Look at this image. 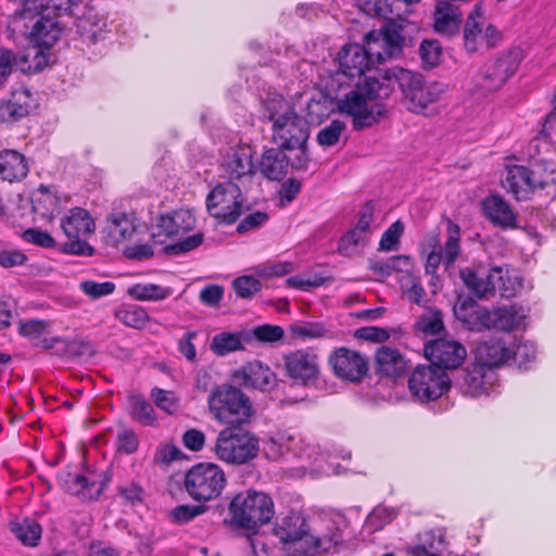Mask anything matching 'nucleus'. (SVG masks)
I'll return each instance as SVG.
<instances>
[{
  "instance_id": "nucleus-1",
  "label": "nucleus",
  "mask_w": 556,
  "mask_h": 556,
  "mask_svg": "<svg viewBox=\"0 0 556 556\" xmlns=\"http://www.w3.org/2000/svg\"><path fill=\"white\" fill-rule=\"evenodd\" d=\"M393 90L384 79L368 77L362 85L356 81L354 86H336V96H331L337 111L352 118L355 130L369 128L377 124L386 114V105L379 99L388 98Z\"/></svg>"
},
{
  "instance_id": "nucleus-2",
  "label": "nucleus",
  "mask_w": 556,
  "mask_h": 556,
  "mask_svg": "<svg viewBox=\"0 0 556 556\" xmlns=\"http://www.w3.org/2000/svg\"><path fill=\"white\" fill-rule=\"evenodd\" d=\"M263 452L271 460H279L287 452L291 453L296 464L286 468L285 475L292 479L305 476L316 478L328 475L332 468L328 455L323 453L319 446L308 444L286 432H279L264 442Z\"/></svg>"
},
{
  "instance_id": "nucleus-3",
  "label": "nucleus",
  "mask_w": 556,
  "mask_h": 556,
  "mask_svg": "<svg viewBox=\"0 0 556 556\" xmlns=\"http://www.w3.org/2000/svg\"><path fill=\"white\" fill-rule=\"evenodd\" d=\"M383 79L392 87L394 83L399 85L407 109L415 114H425L443 93L441 84L427 81L421 74L402 67L384 71Z\"/></svg>"
},
{
  "instance_id": "nucleus-4",
  "label": "nucleus",
  "mask_w": 556,
  "mask_h": 556,
  "mask_svg": "<svg viewBox=\"0 0 556 556\" xmlns=\"http://www.w3.org/2000/svg\"><path fill=\"white\" fill-rule=\"evenodd\" d=\"M243 368L232 371L228 381L216 386L207 400L210 412L222 424H243Z\"/></svg>"
},
{
  "instance_id": "nucleus-5",
  "label": "nucleus",
  "mask_w": 556,
  "mask_h": 556,
  "mask_svg": "<svg viewBox=\"0 0 556 556\" xmlns=\"http://www.w3.org/2000/svg\"><path fill=\"white\" fill-rule=\"evenodd\" d=\"M242 173L235 169L229 180L215 186L206 197V211L218 224L232 225L242 214L243 197L240 186Z\"/></svg>"
},
{
  "instance_id": "nucleus-6",
  "label": "nucleus",
  "mask_w": 556,
  "mask_h": 556,
  "mask_svg": "<svg viewBox=\"0 0 556 556\" xmlns=\"http://www.w3.org/2000/svg\"><path fill=\"white\" fill-rule=\"evenodd\" d=\"M459 242V226L451 219L446 220V240L443 245L438 232L426 235L421 242V251L426 255V273L434 276L441 264L445 269L452 267L462 253Z\"/></svg>"
},
{
  "instance_id": "nucleus-7",
  "label": "nucleus",
  "mask_w": 556,
  "mask_h": 556,
  "mask_svg": "<svg viewBox=\"0 0 556 556\" xmlns=\"http://www.w3.org/2000/svg\"><path fill=\"white\" fill-rule=\"evenodd\" d=\"M313 527L303 510L291 509L277 516L273 534L288 556H305Z\"/></svg>"
},
{
  "instance_id": "nucleus-8",
  "label": "nucleus",
  "mask_w": 556,
  "mask_h": 556,
  "mask_svg": "<svg viewBox=\"0 0 556 556\" xmlns=\"http://www.w3.org/2000/svg\"><path fill=\"white\" fill-rule=\"evenodd\" d=\"M225 486L226 475L217 464L198 463L185 472L184 489L194 502L216 500Z\"/></svg>"
},
{
  "instance_id": "nucleus-9",
  "label": "nucleus",
  "mask_w": 556,
  "mask_h": 556,
  "mask_svg": "<svg viewBox=\"0 0 556 556\" xmlns=\"http://www.w3.org/2000/svg\"><path fill=\"white\" fill-rule=\"evenodd\" d=\"M364 47L358 43H348L341 48L338 53L339 71L330 78L328 88L331 90L334 85L342 88L349 80L357 79L361 83L362 77L370 70L377 61L376 48L371 43Z\"/></svg>"
},
{
  "instance_id": "nucleus-10",
  "label": "nucleus",
  "mask_w": 556,
  "mask_h": 556,
  "mask_svg": "<svg viewBox=\"0 0 556 556\" xmlns=\"http://www.w3.org/2000/svg\"><path fill=\"white\" fill-rule=\"evenodd\" d=\"M61 228L67 238L61 247L63 253L78 256L94 255V248L84 239L96 229L94 222L87 210L83 207L70 210L61 220Z\"/></svg>"
},
{
  "instance_id": "nucleus-11",
  "label": "nucleus",
  "mask_w": 556,
  "mask_h": 556,
  "mask_svg": "<svg viewBox=\"0 0 556 556\" xmlns=\"http://www.w3.org/2000/svg\"><path fill=\"white\" fill-rule=\"evenodd\" d=\"M464 48L469 53L493 49L502 41V33L486 23L481 4H476L467 15L463 28Z\"/></svg>"
},
{
  "instance_id": "nucleus-12",
  "label": "nucleus",
  "mask_w": 556,
  "mask_h": 556,
  "mask_svg": "<svg viewBox=\"0 0 556 556\" xmlns=\"http://www.w3.org/2000/svg\"><path fill=\"white\" fill-rule=\"evenodd\" d=\"M408 388L419 402H430L442 396L450 389L447 374L432 365H419L410 374Z\"/></svg>"
},
{
  "instance_id": "nucleus-13",
  "label": "nucleus",
  "mask_w": 556,
  "mask_h": 556,
  "mask_svg": "<svg viewBox=\"0 0 556 556\" xmlns=\"http://www.w3.org/2000/svg\"><path fill=\"white\" fill-rule=\"evenodd\" d=\"M269 119L273 122V139L281 149L294 150L306 143L309 137L308 122L293 110L283 114L270 113Z\"/></svg>"
},
{
  "instance_id": "nucleus-14",
  "label": "nucleus",
  "mask_w": 556,
  "mask_h": 556,
  "mask_svg": "<svg viewBox=\"0 0 556 556\" xmlns=\"http://www.w3.org/2000/svg\"><path fill=\"white\" fill-rule=\"evenodd\" d=\"M522 60L519 48L509 49L497 54L484 64L479 74V84L486 91H495L516 73Z\"/></svg>"
},
{
  "instance_id": "nucleus-15",
  "label": "nucleus",
  "mask_w": 556,
  "mask_h": 556,
  "mask_svg": "<svg viewBox=\"0 0 556 556\" xmlns=\"http://www.w3.org/2000/svg\"><path fill=\"white\" fill-rule=\"evenodd\" d=\"M286 375L301 386H313L320 375L318 357L308 350H295L283 355Z\"/></svg>"
},
{
  "instance_id": "nucleus-16",
  "label": "nucleus",
  "mask_w": 556,
  "mask_h": 556,
  "mask_svg": "<svg viewBox=\"0 0 556 556\" xmlns=\"http://www.w3.org/2000/svg\"><path fill=\"white\" fill-rule=\"evenodd\" d=\"M274 514V502L267 493L248 490L245 495V536L256 534L261 527L271 520Z\"/></svg>"
},
{
  "instance_id": "nucleus-17",
  "label": "nucleus",
  "mask_w": 556,
  "mask_h": 556,
  "mask_svg": "<svg viewBox=\"0 0 556 556\" xmlns=\"http://www.w3.org/2000/svg\"><path fill=\"white\" fill-rule=\"evenodd\" d=\"M337 377L350 382L361 381L368 372V362L358 352L348 348L337 349L329 357Z\"/></svg>"
},
{
  "instance_id": "nucleus-18",
  "label": "nucleus",
  "mask_w": 556,
  "mask_h": 556,
  "mask_svg": "<svg viewBox=\"0 0 556 556\" xmlns=\"http://www.w3.org/2000/svg\"><path fill=\"white\" fill-rule=\"evenodd\" d=\"M425 355L432 366L441 369L459 367L467 356L465 346L454 340L438 339L425 345Z\"/></svg>"
},
{
  "instance_id": "nucleus-19",
  "label": "nucleus",
  "mask_w": 556,
  "mask_h": 556,
  "mask_svg": "<svg viewBox=\"0 0 556 556\" xmlns=\"http://www.w3.org/2000/svg\"><path fill=\"white\" fill-rule=\"evenodd\" d=\"M503 187L516 200H528L536 190L544 188V184L535 173L523 165H507Z\"/></svg>"
},
{
  "instance_id": "nucleus-20",
  "label": "nucleus",
  "mask_w": 556,
  "mask_h": 556,
  "mask_svg": "<svg viewBox=\"0 0 556 556\" xmlns=\"http://www.w3.org/2000/svg\"><path fill=\"white\" fill-rule=\"evenodd\" d=\"M403 41V27L394 21H388L381 30H372L365 36V43H371L376 48L378 62L390 59L401 49Z\"/></svg>"
},
{
  "instance_id": "nucleus-21",
  "label": "nucleus",
  "mask_w": 556,
  "mask_h": 556,
  "mask_svg": "<svg viewBox=\"0 0 556 556\" xmlns=\"http://www.w3.org/2000/svg\"><path fill=\"white\" fill-rule=\"evenodd\" d=\"M243 424H229L223 429L215 442L218 458L228 464H243Z\"/></svg>"
},
{
  "instance_id": "nucleus-22",
  "label": "nucleus",
  "mask_w": 556,
  "mask_h": 556,
  "mask_svg": "<svg viewBox=\"0 0 556 556\" xmlns=\"http://www.w3.org/2000/svg\"><path fill=\"white\" fill-rule=\"evenodd\" d=\"M496 379L494 369L477 361L465 369L460 382L462 392L471 397L488 394Z\"/></svg>"
},
{
  "instance_id": "nucleus-23",
  "label": "nucleus",
  "mask_w": 556,
  "mask_h": 556,
  "mask_svg": "<svg viewBox=\"0 0 556 556\" xmlns=\"http://www.w3.org/2000/svg\"><path fill=\"white\" fill-rule=\"evenodd\" d=\"M482 210L488 220L501 229L508 230L519 227L518 214L505 199L497 194L484 198Z\"/></svg>"
},
{
  "instance_id": "nucleus-24",
  "label": "nucleus",
  "mask_w": 556,
  "mask_h": 556,
  "mask_svg": "<svg viewBox=\"0 0 556 556\" xmlns=\"http://www.w3.org/2000/svg\"><path fill=\"white\" fill-rule=\"evenodd\" d=\"M195 218L188 210H177L170 214L161 215L157 219V232L152 233L154 243H162L161 236L172 238L193 229Z\"/></svg>"
},
{
  "instance_id": "nucleus-25",
  "label": "nucleus",
  "mask_w": 556,
  "mask_h": 556,
  "mask_svg": "<svg viewBox=\"0 0 556 556\" xmlns=\"http://www.w3.org/2000/svg\"><path fill=\"white\" fill-rule=\"evenodd\" d=\"M36 103L33 93L25 88L15 90L0 103V122L12 124L29 115Z\"/></svg>"
},
{
  "instance_id": "nucleus-26",
  "label": "nucleus",
  "mask_w": 556,
  "mask_h": 556,
  "mask_svg": "<svg viewBox=\"0 0 556 556\" xmlns=\"http://www.w3.org/2000/svg\"><path fill=\"white\" fill-rule=\"evenodd\" d=\"M38 18L31 25L29 33L30 41L45 49H50L61 37L62 28L58 21L50 16L45 11H35V17Z\"/></svg>"
},
{
  "instance_id": "nucleus-27",
  "label": "nucleus",
  "mask_w": 556,
  "mask_h": 556,
  "mask_svg": "<svg viewBox=\"0 0 556 556\" xmlns=\"http://www.w3.org/2000/svg\"><path fill=\"white\" fill-rule=\"evenodd\" d=\"M29 172V164L24 154L16 150L0 151V178L4 181L20 182Z\"/></svg>"
},
{
  "instance_id": "nucleus-28",
  "label": "nucleus",
  "mask_w": 556,
  "mask_h": 556,
  "mask_svg": "<svg viewBox=\"0 0 556 556\" xmlns=\"http://www.w3.org/2000/svg\"><path fill=\"white\" fill-rule=\"evenodd\" d=\"M56 479L65 492L76 495L84 501H94L102 492L101 486L96 488L97 483L94 481L90 482L80 473L64 471L59 473Z\"/></svg>"
},
{
  "instance_id": "nucleus-29",
  "label": "nucleus",
  "mask_w": 556,
  "mask_h": 556,
  "mask_svg": "<svg viewBox=\"0 0 556 556\" xmlns=\"http://www.w3.org/2000/svg\"><path fill=\"white\" fill-rule=\"evenodd\" d=\"M511 358V349L502 339L492 338L476 348V361L493 369Z\"/></svg>"
},
{
  "instance_id": "nucleus-30",
  "label": "nucleus",
  "mask_w": 556,
  "mask_h": 556,
  "mask_svg": "<svg viewBox=\"0 0 556 556\" xmlns=\"http://www.w3.org/2000/svg\"><path fill=\"white\" fill-rule=\"evenodd\" d=\"M343 542V534L341 529L333 521H329L326 526L324 533L317 532L313 528L312 536H309V543L304 552L305 556H316L320 553H328L334 549Z\"/></svg>"
},
{
  "instance_id": "nucleus-31",
  "label": "nucleus",
  "mask_w": 556,
  "mask_h": 556,
  "mask_svg": "<svg viewBox=\"0 0 556 556\" xmlns=\"http://www.w3.org/2000/svg\"><path fill=\"white\" fill-rule=\"evenodd\" d=\"M80 0H25L24 7L21 12H16L13 17V23H18L24 20H33L35 11L53 12L61 14L70 13L74 5H77Z\"/></svg>"
},
{
  "instance_id": "nucleus-32",
  "label": "nucleus",
  "mask_w": 556,
  "mask_h": 556,
  "mask_svg": "<svg viewBox=\"0 0 556 556\" xmlns=\"http://www.w3.org/2000/svg\"><path fill=\"white\" fill-rule=\"evenodd\" d=\"M460 278L465 286L477 296L488 298L494 295V281L491 277V269L471 270L469 268L460 270Z\"/></svg>"
},
{
  "instance_id": "nucleus-33",
  "label": "nucleus",
  "mask_w": 556,
  "mask_h": 556,
  "mask_svg": "<svg viewBox=\"0 0 556 556\" xmlns=\"http://www.w3.org/2000/svg\"><path fill=\"white\" fill-rule=\"evenodd\" d=\"M491 277H493L494 294L498 293L502 298L515 296L521 288V278L515 269L504 266L491 268Z\"/></svg>"
},
{
  "instance_id": "nucleus-34",
  "label": "nucleus",
  "mask_w": 556,
  "mask_h": 556,
  "mask_svg": "<svg viewBox=\"0 0 556 556\" xmlns=\"http://www.w3.org/2000/svg\"><path fill=\"white\" fill-rule=\"evenodd\" d=\"M289 160L287 155L276 149L266 151L258 163L262 175L270 180L282 179L288 170Z\"/></svg>"
},
{
  "instance_id": "nucleus-35",
  "label": "nucleus",
  "mask_w": 556,
  "mask_h": 556,
  "mask_svg": "<svg viewBox=\"0 0 556 556\" xmlns=\"http://www.w3.org/2000/svg\"><path fill=\"white\" fill-rule=\"evenodd\" d=\"M376 365L377 370L383 376L397 377L404 371L406 362L397 350L381 346L376 352Z\"/></svg>"
},
{
  "instance_id": "nucleus-36",
  "label": "nucleus",
  "mask_w": 556,
  "mask_h": 556,
  "mask_svg": "<svg viewBox=\"0 0 556 556\" xmlns=\"http://www.w3.org/2000/svg\"><path fill=\"white\" fill-rule=\"evenodd\" d=\"M276 383V375L268 365L260 361L250 362L245 365V387L269 390Z\"/></svg>"
},
{
  "instance_id": "nucleus-37",
  "label": "nucleus",
  "mask_w": 556,
  "mask_h": 556,
  "mask_svg": "<svg viewBox=\"0 0 556 556\" xmlns=\"http://www.w3.org/2000/svg\"><path fill=\"white\" fill-rule=\"evenodd\" d=\"M417 540V544L413 547V553L415 555H438V553L445 549L447 544L445 534L441 529H433L419 533Z\"/></svg>"
},
{
  "instance_id": "nucleus-38",
  "label": "nucleus",
  "mask_w": 556,
  "mask_h": 556,
  "mask_svg": "<svg viewBox=\"0 0 556 556\" xmlns=\"http://www.w3.org/2000/svg\"><path fill=\"white\" fill-rule=\"evenodd\" d=\"M525 319L523 309L511 305L493 309L492 329L511 331L519 327Z\"/></svg>"
},
{
  "instance_id": "nucleus-39",
  "label": "nucleus",
  "mask_w": 556,
  "mask_h": 556,
  "mask_svg": "<svg viewBox=\"0 0 556 556\" xmlns=\"http://www.w3.org/2000/svg\"><path fill=\"white\" fill-rule=\"evenodd\" d=\"M328 94H323L318 99H311L306 104L307 122L320 124L333 111L334 103L331 96H336V86L330 90L327 87Z\"/></svg>"
},
{
  "instance_id": "nucleus-40",
  "label": "nucleus",
  "mask_w": 556,
  "mask_h": 556,
  "mask_svg": "<svg viewBox=\"0 0 556 556\" xmlns=\"http://www.w3.org/2000/svg\"><path fill=\"white\" fill-rule=\"evenodd\" d=\"M30 53H14L9 49L0 50V85L3 84L12 71L15 68L20 72L29 71L28 59Z\"/></svg>"
},
{
  "instance_id": "nucleus-41",
  "label": "nucleus",
  "mask_w": 556,
  "mask_h": 556,
  "mask_svg": "<svg viewBox=\"0 0 556 556\" xmlns=\"http://www.w3.org/2000/svg\"><path fill=\"white\" fill-rule=\"evenodd\" d=\"M285 338V330L278 325L264 324L245 331V344H275Z\"/></svg>"
},
{
  "instance_id": "nucleus-42",
  "label": "nucleus",
  "mask_w": 556,
  "mask_h": 556,
  "mask_svg": "<svg viewBox=\"0 0 556 556\" xmlns=\"http://www.w3.org/2000/svg\"><path fill=\"white\" fill-rule=\"evenodd\" d=\"M128 410L130 417L141 425L152 426L156 420L153 406L141 394H131L128 396Z\"/></svg>"
},
{
  "instance_id": "nucleus-43",
  "label": "nucleus",
  "mask_w": 556,
  "mask_h": 556,
  "mask_svg": "<svg viewBox=\"0 0 556 556\" xmlns=\"http://www.w3.org/2000/svg\"><path fill=\"white\" fill-rule=\"evenodd\" d=\"M211 351L218 355L225 356L231 352L243 349V332H220L213 337Z\"/></svg>"
},
{
  "instance_id": "nucleus-44",
  "label": "nucleus",
  "mask_w": 556,
  "mask_h": 556,
  "mask_svg": "<svg viewBox=\"0 0 556 556\" xmlns=\"http://www.w3.org/2000/svg\"><path fill=\"white\" fill-rule=\"evenodd\" d=\"M223 526L238 536L243 534V495L235 494L227 506V515Z\"/></svg>"
},
{
  "instance_id": "nucleus-45",
  "label": "nucleus",
  "mask_w": 556,
  "mask_h": 556,
  "mask_svg": "<svg viewBox=\"0 0 556 556\" xmlns=\"http://www.w3.org/2000/svg\"><path fill=\"white\" fill-rule=\"evenodd\" d=\"M109 222L108 233L114 245L129 239L135 232V226L125 213L112 214Z\"/></svg>"
},
{
  "instance_id": "nucleus-46",
  "label": "nucleus",
  "mask_w": 556,
  "mask_h": 556,
  "mask_svg": "<svg viewBox=\"0 0 556 556\" xmlns=\"http://www.w3.org/2000/svg\"><path fill=\"white\" fill-rule=\"evenodd\" d=\"M10 529L24 545L36 546L41 539V526L28 518L11 522Z\"/></svg>"
},
{
  "instance_id": "nucleus-47",
  "label": "nucleus",
  "mask_w": 556,
  "mask_h": 556,
  "mask_svg": "<svg viewBox=\"0 0 556 556\" xmlns=\"http://www.w3.org/2000/svg\"><path fill=\"white\" fill-rule=\"evenodd\" d=\"M401 289L410 303L424 306L426 303V290L420 281L410 274H405L401 278Z\"/></svg>"
},
{
  "instance_id": "nucleus-48",
  "label": "nucleus",
  "mask_w": 556,
  "mask_h": 556,
  "mask_svg": "<svg viewBox=\"0 0 556 556\" xmlns=\"http://www.w3.org/2000/svg\"><path fill=\"white\" fill-rule=\"evenodd\" d=\"M290 332L295 339L311 340L326 337L328 330L320 323L298 321L290 326Z\"/></svg>"
},
{
  "instance_id": "nucleus-49",
  "label": "nucleus",
  "mask_w": 556,
  "mask_h": 556,
  "mask_svg": "<svg viewBox=\"0 0 556 556\" xmlns=\"http://www.w3.org/2000/svg\"><path fill=\"white\" fill-rule=\"evenodd\" d=\"M128 293L134 299L139 300V301L164 300L169 294L167 289H165L159 285H154V283H148V285L137 283V285L132 286L131 288H129Z\"/></svg>"
},
{
  "instance_id": "nucleus-50",
  "label": "nucleus",
  "mask_w": 556,
  "mask_h": 556,
  "mask_svg": "<svg viewBox=\"0 0 556 556\" xmlns=\"http://www.w3.org/2000/svg\"><path fill=\"white\" fill-rule=\"evenodd\" d=\"M513 362L519 367L527 369L528 365L536 357V348L532 342H521L510 346Z\"/></svg>"
},
{
  "instance_id": "nucleus-51",
  "label": "nucleus",
  "mask_w": 556,
  "mask_h": 556,
  "mask_svg": "<svg viewBox=\"0 0 556 556\" xmlns=\"http://www.w3.org/2000/svg\"><path fill=\"white\" fill-rule=\"evenodd\" d=\"M207 510V506L182 504L178 505L170 510V518L174 522L182 525L191 521L195 517L204 514Z\"/></svg>"
},
{
  "instance_id": "nucleus-52",
  "label": "nucleus",
  "mask_w": 556,
  "mask_h": 556,
  "mask_svg": "<svg viewBox=\"0 0 556 556\" xmlns=\"http://www.w3.org/2000/svg\"><path fill=\"white\" fill-rule=\"evenodd\" d=\"M293 269V265L290 262H278L274 264H261L250 268L257 277L262 279H269L273 277H281Z\"/></svg>"
},
{
  "instance_id": "nucleus-53",
  "label": "nucleus",
  "mask_w": 556,
  "mask_h": 556,
  "mask_svg": "<svg viewBox=\"0 0 556 556\" xmlns=\"http://www.w3.org/2000/svg\"><path fill=\"white\" fill-rule=\"evenodd\" d=\"M442 54V48L438 40H424L419 47V55L422 64L427 67H433L439 64Z\"/></svg>"
},
{
  "instance_id": "nucleus-54",
  "label": "nucleus",
  "mask_w": 556,
  "mask_h": 556,
  "mask_svg": "<svg viewBox=\"0 0 556 556\" xmlns=\"http://www.w3.org/2000/svg\"><path fill=\"white\" fill-rule=\"evenodd\" d=\"M345 123L339 119H333L330 125L320 129L317 135V141L321 147H332L334 146L343 130L345 129Z\"/></svg>"
},
{
  "instance_id": "nucleus-55",
  "label": "nucleus",
  "mask_w": 556,
  "mask_h": 556,
  "mask_svg": "<svg viewBox=\"0 0 556 556\" xmlns=\"http://www.w3.org/2000/svg\"><path fill=\"white\" fill-rule=\"evenodd\" d=\"M116 317L124 325L132 328L140 329L148 321L147 313L139 307H127L116 313Z\"/></svg>"
},
{
  "instance_id": "nucleus-56",
  "label": "nucleus",
  "mask_w": 556,
  "mask_h": 556,
  "mask_svg": "<svg viewBox=\"0 0 556 556\" xmlns=\"http://www.w3.org/2000/svg\"><path fill=\"white\" fill-rule=\"evenodd\" d=\"M80 290L92 300L110 295L115 290V283L112 281L97 282L93 280H84L79 285Z\"/></svg>"
},
{
  "instance_id": "nucleus-57",
  "label": "nucleus",
  "mask_w": 556,
  "mask_h": 556,
  "mask_svg": "<svg viewBox=\"0 0 556 556\" xmlns=\"http://www.w3.org/2000/svg\"><path fill=\"white\" fill-rule=\"evenodd\" d=\"M203 242V235L201 232L189 236L176 243L165 245L163 252L167 255H177L194 250Z\"/></svg>"
},
{
  "instance_id": "nucleus-58",
  "label": "nucleus",
  "mask_w": 556,
  "mask_h": 556,
  "mask_svg": "<svg viewBox=\"0 0 556 556\" xmlns=\"http://www.w3.org/2000/svg\"><path fill=\"white\" fill-rule=\"evenodd\" d=\"M404 225L396 220L382 235L379 247L382 251L397 250Z\"/></svg>"
},
{
  "instance_id": "nucleus-59",
  "label": "nucleus",
  "mask_w": 556,
  "mask_h": 556,
  "mask_svg": "<svg viewBox=\"0 0 556 556\" xmlns=\"http://www.w3.org/2000/svg\"><path fill=\"white\" fill-rule=\"evenodd\" d=\"M45 47L34 45V47L27 49L23 53H30L28 59L29 71L24 72L25 74H37L41 72L49 62V54L46 52Z\"/></svg>"
},
{
  "instance_id": "nucleus-60",
  "label": "nucleus",
  "mask_w": 556,
  "mask_h": 556,
  "mask_svg": "<svg viewBox=\"0 0 556 556\" xmlns=\"http://www.w3.org/2000/svg\"><path fill=\"white\" fill-rule=\"evenodd\" d=\"M24 241L40 248H54L56 242L48 231L38 228H28L22 233Z\"/></svg>"
},
{
  "instance_id": "nucleus-61",
  "label": "nucleus",
  "mask_w": 556,
  "mask_h": 556,
  "mask_svg": "<svg viewBox=\"0 0 556 556\" xmlns=\"http://www.w3.org/2000/svg\"><path fill=\"white\" fill-rule=\"evenodd\" d=\"M326 279L320 275H312V276H292L286 280L287 286L303 290L309 291L312 289L321 287L325 283Z\"/></svg>"
},
{
  "instance_id": "nucleus-62",
  "label": "nucleus",
  "mask_w": 556,
  "mask_h": 556,
  "mask_svg": "<svg viewBox=\"0 0 556 556\" xmlns=\"http://www.w3.org/2000/svg\"><path fill=\"white\" fill-rule=\"evenodd\" d=\"M356 3L368 16L386 17L391 12L388 0H356Z\"/></svg>"
},
{
  "instance_id": "nucleus-63",
  "label": "nucleus",
  "mask_w": 556,
  "mask_h": 556,
  "mask_svg": "<svg viewBox=\"0 0 556 556\" xmlns=\"http://www.w3.org/2000/svg\"><path fill=\"white\" fill-rule=\"evenodd\" d=\"M368 236L362 233L354 227L349 230L342 238L339 244V250L344 254H350L357 245H364L368 241Z\"/></svg>"
},
{
  "instance_id": "nucleus-64",
  "label": "nucleus",
  "mask_w": 556,
  "mask_h": 556,
  "mask_svg": "<svg viewBox=\"0 0 556 556\" xmlns=\"http://www.w3.org/2000/svg\"><path fill=\"white\" fill-rule=\"evenodd\" d=\"M493 311L479 306L473 313L468 328L471 330L492 329Z\"/></svg>"
}]
</instances>
